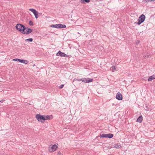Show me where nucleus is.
I'll return each instance as SVG.
<instances>
[{
	"instance_id": "f257e3e1",
	"label": "nucleus",
	"mask_w": 155,
	"mask_h": 155,
	"mask_svg": "<svg viewBox=\"0 0 155 155\" xmlns=\"http://www.w3.org/2000/svg\"><path fill=\"white\" fill-rule=\"evenodd\" d=\"M15 28L17 30L22 34L24 32V30H25V27L23 25L20 24H17Z\"/></svg>"
},
{
	"instance_id": "f03ea898",
	"label": "nucleus",
	"mask_w": 155,
	"mask_h": 155,
	"mask_svg": "<svg viewBox=\"0 0 155 155\" xmlns=\"http://www.w3.org/2000/svg\"><path fill=\"white\" fill-rule=\"evenodd\" d=\"M36 117L39 121L44 123L45 120V117L43 115H41L40 114H37L36 115Z\"/></svg>"
},
{
	"instance_id": "7ed1b4c3",
	"label": "nucleus",
	"mask_w": 155,
	"mask_h": 155,
	"mask_svg": "<svg viewBox=\"0 0 155 155\" xmlns=\"http://www.w3.org/2000/svg\"><path fill=\"white\" fill-rule=\"evenodd\" d=\"M145 16L143 14L141 15L139 18L138 19L137 24L139 25L142 23L145 20Z\"/></svg>"
},
{
	"instance_id": "20e7f679",
	"label": "nucleus",
	"mask_w": 155,
	"mask_h": 155,
	"mask_svg": "<svg viewBox=\"0 0 155 155\" xmlns=\"http://www.w3.org/2000/svg\"><path fill=\"white\" fill-rule=\"evenodd\" d=\"M58 148V146L55 144L49 147V150L50 152L55 151Z\"/></svg>"
},
{
	"instance_id": "39448f33",
	"label": "nucleus",
	"mask_w": 155,
	"mask_h": 155,
	"mask_svg": "<svg viewBox=\"0 0 155 155\" xmlns=\"http://www.w3.org/2000/svg\"><path fill=\"white\" fill-rule=\"evenodd\" d=\"M26 29H27L26 31L25 32V30H24V32H23L22 34H25L28 35L31 33L33 31L32 29L28 27H25V30Z\"/></svg>"
},
{
	"instance_id": "423d86ee",
	"label": "nucleus",
	"mask_w": 155,
	"mask_h": 155,
	"mask_svg": "<svg viewBox=\"0 0 155 155\" xmlns=\"http://www.w3.org/2000/svg\"><path fill=\"white\" fill-rule=\"evenodd\" d=\"M116 98L118 100H121L123 99L122 95L121 94L118 92L117 94Z\"/></svg>"
},
{
	"instance_id": "0eeeda50",
	"label": "nucleus",
	"mask_w": 155,
	"mask_h": 155,
	"mask_svg": "<svg viewBox=\"0 0 155 155\" xmlns=\"http://www.w3.org/2000/svg\"><path fill=\"white\" fill-rule=\"evenodd\" d=\"M93 81V79H90L89 78H84L83 79V82L84 83H89L90 82H92Z\"/></svg>"
},
{
	"instance_id": "6e6552de",
	"label": "nucleus",
	"mask_w": 155,
	"mask_h": 155,
	"mask_svg": "<svg viewBox=\"0 0 155 155\" xmlns=\"http://www.w3.org/2000/svg\"><path fill=\"white\" fill-rule=\"evenodd\" d=\"M64 53L60 51H59L56 54V55L57 56H60L61 57H64Z\"/></svg>"
},
{
	"instance_id": "1a4fd4ad",
	"label": "nucleus",
	"mask_w": 155,
	"mask_h": 155,
	"mask_svg": "<svg viewBox=\"0 0 155 155\" xmlns=\"http://www.w3.org/2000/svg\"><path fill=\"white\" fill-rule=\"evenodd\" d=\"M143 120V117L142 115H140L139 116L137 119V122L141 123L142 122Z\"/></svg>"
},
{
	"instance_id": "9d476101",
	"label": "nucleus",
	"mask_w": 155,
	"mask_h": 155,
	"mask_svg": "<svg viewBox=\"0 0 155 155\" xmlns=\"http://www.w3.org/2000/svg\"><path fill=\"white\" fill-rule=\"evenodd\" d=\"M28 61L24 59H20V62L27 64L28 63Z\"/></svg>"
},
{
	"instance_id": "9b49d317",
	"label": "nucleus",
	"mask_w": 155,
	"mask_h": 155,
	"mask_svg": "<svg viewBox=\"0 0 155 155\" xmlns=\"http://www.w3.org/2000/svg\"><path fill=\"white\" fill-rule=\"evenodd\" d=\"M155 75H153L150 77L148 79V80L149 81H152L153 79H155Z\"/></svg>"
},
{
	"instance_id": "f8f14e48",
	"label": "nucleus",
	"mask_w": 155,
	"mask_h": 155,
	"mask_svg": "<svg viewBox=\"0 0 155 155\" xmlns=\"http://www.w3.org/2000/svg\"><path fill=\"white\" fill-rule=\"evenodd\" d=\"M50 27L52 28H59V24L56 25H50Z\"/></svg>"
},
{
	"instance_id": "ddd939ff",
	"label": "nucleus",
	"mask_w": 155,
	"mask_h": 155,
	"mask_svg": "<svg viewBox=\"0 0 155 155\" xmlns=\"http://www.w3.org/2000/svg\"><path fill=\"white\" fill-rule=\"evenodd\" d=\"M106 138H110L113 137V134H106Z\"/></svg>"
},
{
	"instance_id": "4468645a",
	"label": "nucleus",
	"mask_w": 155,
	"mask_h": 155,
	"mask_svg": "<svg viewBox=\"0 0 155 155\" xmlns=\"http://www.w3.org/2000/svg\"><path fill=\"white\" fill-rule=\"evenodd\" d=\"M59 28H65L66 27V26L65 25H63L61 24H59Z\"/></svg>"
},
{
	"instance_id": "2eb2a0df",
	"label": "nucleus",
	"mask_w": 155,
	"mask_h": 155,
	"mask_svg": "<svg viewBox=\"0 0 155 155\" xmlns=\"http://www.w3.org/2000/svg\"><path fill=\"white\" fill-rule=\"evenodd\" d=\"M34 14L35 16V18L36 19H37V18H38L39 16H38V12L37 11H36V12H35L34 13Z\"/></svg>"
},
{
	"instance_id": "dca6fc26",
	"label": "nucleus",
	"mask_w": 155,
	"mask_h": 155,
	"mask_svg": "<svg viewBox=\"0 0 155 155\" xmlns=\"http://www.w3.org/2000/svg\"><path fill=\"white\" fill-rule=\"evenodd\" d=\"M120 147V144L119 143H117L115 145L114 147L116 148H119Z\"/></svg>"
},
{
	"instance_id": "f3484780",
	"label": "nucleus",
	"mask_w": 155,
	"mask_h": 155,
	"mask_svg": "<svg viewBox=\"0 0 155 155\" xmlns=\"http://www.w3.org/2000/svg\"><path fill=\"white\" fill-rule=\"evenodd\" d=\"M116 68L114 66H112V67L110 68V70L112 71V72H114L115 71Z\"/></svg>"
},
{
	"instance_id": "a211bd4d",
	"label": "nucleus",
	"mask_w": 155,
	"mask_h": 155,
	"mask_svg": "<svg viewBox=\"0 0 155 155\" xmlns=\"http://www.w3.org/2000/svg\"><path fill=\"white\" fill-rule=\"evenodd\" d=\"M106 134H101L100 136V138L106 137Z\"/></svg>"
},
{
	"instance_id": "6ab92c4d",
	"label": "nucleus",
	"mask_w": 155,
	"mask_h": 155,
	"mask_svg": "<svg viewBox=\"0 0 155 155\" xmlns=\"http://www.w3.org/2000/svg\"><path fill=\"white\" fill-rule=\"evenodd\" d=\"M81 3H84V2L88 3L90 2V0H81Z\"/></svg>"
},
{
	"instance_id": "aec40b11",
	"label": "nucleus",
	"mask_w": 155,
	"mask_h": 155,
	"mask_svg": "<svg viewBox=\"0 0 155 155\" xmlns=\"http://www.w3.org/2000/svg\"><path fill=\"white\" fill-rule=\"evenodd\" d=\"M33 39L32 38H30L27 39L25 40V41H29L30 42H32L33 41Z\"/></svg>"
},
{
	"instance_id": "412c9836",
	"label": "nucleus",
	"mask_w": 155,
	"mask_h": 155,
	"mask_svg": "<svg viewBox=\"0 0 155 155\" xmlns=\"http://www.w3.org/2000/svg\"><path fill=\"white\" fill-rule=\"evenodd\" d=\"M29 10L30 11H31L33 13L36 12V10L35 9L33 8H30Z\"/></svg>"
},
{
	"instance_id": "4be33fe9",
	"label": "nucleus",
	"mask_w": 155,
	"mask_h": 155,
	"mask_svg": "<svg viewBox=\"0 0 155 155\" xmlns=\"http://www.w3.org/2000/svg\"><path fill=\"white\" fill-rule=\"evenodd\" d=\"M51 116H49V115L46 116L45 117V120L50 119L51 117Z\"/></svg>"
},
{
	"instance_id": "5701e85b",
	"label": "nucleus",
	"mask_w": 155,
	"mask_h": 155,
	"mask_svg": "<svg viewBox=\"0 0 155 155\" xmlns=\"http://www.w3.org/2000/svg\"><path fill=\"white\" fill-rule=\"evenodd\" d=\"M29 24L30 25L32 26L33 25V22L32 21L30 20L29 21Z\"/></svg>"
},
{
	"instance_id": "b1692460",
	"label": "nucleus",
	"mask_w": 155,
	"mask_h": 155,
	"mask_svg": "<svg viewBox=\"0 0 155 155\" xmlns=\"http://www.w3.org/2000/svg\"><path fill=\"white\" fill-rule=\"evenodd\" d=\"M144 1L146 2L147 3L148 2H151L152 1H153L154 0H143V2ZM154 1H155V0H154Z\"/></svg>"
},
{
	"instance_id": "393cba45",
	"label": "nucleus",
	"mask_w": 155,
	"mask_h": 155,
	"mask_svg": "<svg viewBox=\"0 0 155 155\" xmlns=\"http://www.w3.org/2000/svg\"><path fill=\"white\" fill-rule=\"evenodd\" d=\"M13 60L20 62V59H19L18 58H15V59H13Z\"/></svg>"
},
{
	"instance_id": "a878e982",
	"label": "nucleus",
	"mask_w": 155,
	"mask_h": 155,
	"mask_svg": "<svg viewBox=\"0 0 155 155\" xmlns=\"http://www.w3.org/2000/svg\"><path fill=\"white\" fill-rule=\"evenodd\" d=\"M64 84H61V85H60L59 87V88L60 89H61L64 87Z\"/></svg>"
},
{
	"instance_id": "bb28decb",
	"label": "nucleus",
	"mask_w": 155,
	"mask_h": 155,
	"mask_svg": "<svg viewBox=\"0 0 155 155\" xmlns=\"http://www.w3.org/2000/svg\"><path fill=\"white\" fill-rule=\"evenodd\" d=\"M140 41L139 40H137L136 42L137 44H138L140 43Z\"/></svg>"
},
{
	"instance_id": "cd10ccee",
	"label": "nucleus",
	"mask_w": 155,
	"mask_h": 155,
	"mask_svg": "<svg viewBox=\"0 0 155 155\" xmlns=\"http://www.w3.org/2000/svg\"><path fill=\"white\" fill-rule=\"evenodd\" d=\"M64 57H65L67 58V57H68V55L67 54H64Z\"/></svg>"
},
{
	"instance_id": "c85d7f7f",
	"label": "nucleus",
	"mask_w": 155,
	"mask_h": 155,
	"mask_svg": "<svg viewBox=\"0 0 155 155\" xmlns=\"http://www.w3.org/2000/svg\"><path fill=\"white\" fill-rule=\"evenodd\" d=\"M58 155H63L60 152H58Z\"/></svg>"
},
{
	"instance_id": "c756f323",
	"label": "nucleus",
	"mask_w": 155,
	"mask_h": 155,
	"mask_svg": "<svg viewBox=\"0 0 155 155\" xmlns=\"http://www.w3.org/2000/svg\"><path fill=\"white\" fill-rule=\"evenodd\" d=\"M77 80V78H75L73 80V82H74V81H76Z\"/></svg>"
},
{
	"instance_id": "7c9ffc66",
	"label": "nucleus",
	"mask_w": 155,
	"mask_h": 155,
	"mask_svg": "<svg viewBox=\"0 0 155 155\" xmlns=\"http://www.w3.org/2000/svg\"><path fill=\"white\" fill-rule=\"evenodd\" d=\"M77 80H78V81H81V79H77Z\"/></svg>"
},
{
	"instance_id": "2f4dec72",
	"label": "nucleus",
	"mask_w": 155,
	"mask_h": 155,
	"mask_svg": "<svg viewBox=\"0 0 155 155\" xmlns=\"http://www.w3.org/2000/svg\"><path fill=\"white\" fill-rule=\"evenodd\" d=\"M4 101V100H2L1 101H0V102H1V103H2Z\"/></svg>"
},
{
	"instance_id": "473e14b6",
	"label": "nucleus",
	"mask_w": 155,
	"mask_h": 155,
	"mask_svg": "<svg viewBox=\"0 0 155 155\" xmlns=\"http://www.w3.org/2000/svg\"><path fill=\"white\" fill-rule=\"evenodd\" d=\"M83 78H81V81H82V82H83Z\"/></svg>"
}]
</instances>
